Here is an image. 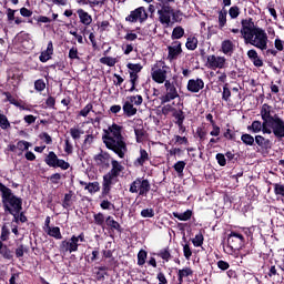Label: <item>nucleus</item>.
<instances>
[{"label": "nucleus", "mask_w": 284, "mask_h": 284, "mask_svg": "<svg viewBox=\"0 0 284 284\" xmlns=\"http://www.w3.org/2000/svg\"><path fill=\"white\" fill-rule=\"evenodd\" d=\"M2 94L3 97H6V101H8L11 105H14L21 111L32 112V105L26 103V101L21 99H16L14 97H12V93L8 91L3 92Z\"/></svg>", "instance_id": "16"}, {"label": "nucleus", "mask_w": 284, "mask_h": 284, "mask_svg": "<svg viewBox=\"0 0 284 284\" xmlns=\"http://www.w3.org/2000/svg\"><path fill=\"white\" fill-rule=\"evenodd\" d=\"M32 38H30V33H26L24 31H21L20 33H18L17 36V40L18 42L21 43H26L29 40H31Z\"/></svg>", "instance_id": "55"}, {"label": "nucleus", "mask_w": 284, "mask_h": 284, "mask_svg": "<svg viewBox=\"0 0 284 284\" xmlns=\"http://www.w3.org/2000/svg\"><path fill=\"white\" fill-rule=\"evenodd\" d=\"M274 112L272 105L268 104L267 120L264 122V132L266 134H273L277 141L284 139V120L278 114L272 115Z\"/></svg>", "instance_id": "3"}, {"label": "nucleus", "mask_w": 284, "mask_h": 284, "mask_svg": "<svg viewBox=\"0 0 284 284\" xmlns=\"http://www.w3.org/2000/svg\"><path fill=\"white\" fill-rule=\"evenodd\" d=\"M245 245V235L240 231H231L227 235L226 254H232L234 250H241Z\"/></svg>", "instance_id": "5"}, {"label": "nucleus", "mask_w": 284, "mask_h": 284, "mask_svg": "<svg viewBox=\"0 0 284 284\" xmlns=\"http://www.w3.org/2000/svg\"><path fill=\"white\" fill-rule=\"evenodd\" d=\"M81 185H85L84 190H88V192H90L91 194L92 192H99V190H101V187L99 186V182H81Z\"/></svg>", "instance_id": "43"}, {"label": "nucleus", "mask_w": 284, "mask_h": 284, "mask_svg": "<svg viewBox=\"0 0 284 284\" xmlns=\"http://www.w3.org/2000/svg\"><path fill=\"white\" fill-rule=\"evenodd\" d=\"M273 187H274V194L276 196H283L284 197V184L274 183Z\"/></svg>", "instance_id": "57"}, {"label": "nucleus", "mask_w": 284, "mask_h": 284, "mask_svg": "<svg viewBox=\"0 0 284 284\" xmlns=\"http://www.w3.org/2000/svg\"><path fill=\"white\" fill-rule=\"evenodd\" d=\"M185 161H178L174 165L173 169L178 174H183V170H185Z\"/></svg>", "instance_id": "60"}, {"label": "nucleus", "mask_w": 284, "mask_h": 284, "mask_svg": "<svg viewBox=\"0 0 284 284\" xmlns=\"http://www.w3.org/2000/svg\"><path fill=\"white\" fill-rule=\"evenodd\" d=\"M0 193L4 212H8V214H14V212H21L23 210V199L14 195L12 189L6 186V184L1 182Z\"/></svg>", "instance_id": "2"}, {"label": "nucleus", "mask_w": 284, "mask_h": 284, "mask_svg": "<svg viewBox=\"0 0 284 284\" xmlns=\"http://www.w3.org/2000/svg\"><path fill=\"white\" fill-rule=\"evenodd\" d=\"M241 26L242 27L240 29V34H242V39H244V43L246 44L254 37L256 31L261 28L254 24V19L252 18L242 19Z\"/></svg>", "instance_id": "8"}, {"label": "nucleus", "mask_w": 284, "mask_h": 284, "mask_svg": "<svg viewBox=\"0 0 284 284\" xmlns=\"http://www.w3.org/2000/svg\"><path fill=\"white\" fill-rule=\"evenodd\" d=\"M229 84H224L223 92H222V101H230V97H232V91L227 87Z\"/></svg>", "instance_id": "59"}, {"label": "nucleus", "mask_w": 284, "mask_h": 284, "mask_svg": "<svg viewBox=\"0 0 284 284\" xmlns=\"http://www.w3.org/2000/svg\"><path fill=\"white\" fill-rule=\"evenodd\" d=\"M102 142L106 150L114 152L119 159H125L128 143L125 142V136H123V126L116 123L109 125L108 129L103 130Z\"/></svg>", "instance_id": "1"}, {"label": "nucleus", "mask_w": 284, "mask_h": 284, "mask_svg": "<svg viewBox=\"0 0 284 284\" xmlns=\"http://www.w3.org/2000/svg\"><path fill=\"white\" fill-rule=\"evenodd\" d=\"M44 163L49 168H60V170H70V163L65 162L63 159H59L54 151H50L47 156L44 158Z\"/></svg>", "instance_id": "12"}, {"label": "nucleus", "mask_w": 284, "mask_h": 284, "mask_svg": "<svg viewBox=\"0 0 284 284\" xmlns=\"http://www.w3.org/2000/svg\"><path fill=\"white\" fill-rule=\"evenodd\" d=\"M7 79L13 88H19L23 81V71L17 67H11L7 70Z\"/></svg>", "instance_id": "15"}, {"label": "nucleus", "mask_w": 284, "mask_h": 284, "mask_svg": "<svg viewBox=\"0 0 284 284\" xmlns=\"http://www.w3.org/2000/svg\"><path fill=\"white\" fill-rule=\"evenodd\" d=\"M150 190H152L150 181L143 178L135 179L129 187V192H131V194H139V196H148Z\"/></svg>", "instance_id": "7"}, {"label": "nucleus", "mask_w": 284, "mask_h": 284, "mask_svg": "<svg viewBox=\"0 0 284 284\" xmlns=\"http://www.w3.org/2000/svg\"><path fill=\"white\" fill-rule=\"evenodd\" d=\"M225 57L209 55L206 59L207 68L211 70H223L225 68Z\"/></svg>", "instance_id": "20"}, {"label": "nucleus", "mask_w": 284, "mask_h": 284, "mask_svg": "<svg viewBox=\"0 0 284 284\" xmlns=\"http://www.w3.org/2000/svg\"><path fill=\"white\" fill-rule=\"evenodd\" d=\"M125 21L129 23H145L148 21V11L145 7H139L135 10L131 11L130 14L125 18Z\"/></svg>", "instance_id": "14"}, {"label": "nucleus", "mask_w": 284, "mask_h": 284, "mask_svg": "<svg viewBox=\"0 0 284 284\" xmlns=\"http://www.w3.org/2000/svg\"><path fill=\"white\" fill-rule=\"evenodd\" d=\"M134 134H135L136 143H143L145 139V129L143 128L134 129Z\"/></svg>", "instance_id": "49"}, {"label": "nucleus", "mask_w": 284, "mask_h": 284, "mask_svg": "<svg viewBox=\"0 0 284 284\" xmlns=\"http://www.w3.org/2000/svg\"><path fill=\"white\" fill-rule=\"evenodd\" d=\"M111 170L103 175L102 185H103V196L110 194L112 192V185H114V179H119L121 175V172L125 170L124 166H122L121 162L116 160L111 161Z\"/></svg>", "instance_id": "4"}, {"label": "nucleus", "mask_w": 284, "mask_h": 284, "mask_svg": "<svg viewBox=\"0 0 284 284\" xmlns=\"http://www.w3.org/2000/svg\"><path fill=\"white\" fill-rule=\"evenodd\" d=\"M100 63L103 65H109V68H114L116 65V58L102 57L100 58Z\"/></svg>", "instance_id": "46"}, {"label": "nucleus", "mask_w": 284, "mask_h": 284, "mask_svg": "<svg viewBox=\"0 0 284 284\" xmlns=\"http://www.w3.org/2000/svg\"><path fill=\"white\" fill-rule=\"evenodd\" d=\"M94 105L92 103H88L80 112L79 116H88L93 110Z\"/></svg>", "instance_id": "63"}, {"label": "nucleus", "mask_w": 284, "mask_h": 284, "mask_svg": "<svg viewBox=\"0 0 284 284\" xmlns=\"http://www.w3.org/2000/svg\"><path fill=\"white\" fill-rule=\"evenodd\" d=\"M172 141H174V145H190V140H187V136L174 135Z\"/></svg>", "instance_id": "48"}, {"label": "nucleus", "mask_w": 284, "mask_h": 284, "mask_svg": "<svg viewBox=\"0 0 284 284\" xmlns=\"http://www.w3.org/2000/svg\"><path fill=\"white\" fill-rule=\"evenodd\" d=\"M255 145L262 150H272V141L263 135H255Z\"/></svg>", "instance_id": "27"}, {"label": "nucleus", "mask_w": 284, "mask_h": 284, "mask_svg": "<svg viewBox=\"0 0 284 284\" xmlns=\"http://www.w3.org/2000/svg\"><path fill=\"white\" fill-rule=\"evenodd\" d=\"M168 68L166 65L162 67V69H152L151 77L155 83H165L168 81Z\"/></svg>", "instance_id": "21"}, {"label": "nucleus", "mask_w": 284, "mask_h": 284, "mask_svg": "<svg viewBox=\"0 0 284 284\" xmlns=\"http://www.w3.org/2000/svg\"><path fill=\"white\" fill-rule=\"evenodd\" d=\"M93 161L99 172H108L114 159H112L110 153L101 151L99 154L93 156Z\"/></svg>", "instance_id": "11"}, {"label": "nucleus", "mask_w": 284, "mask_h": 284, "mask_svg": "<svg viewBox=\"0 0 284 284\" xmlns=\"http://www.w3.org/2000/svg\"><path fill=\"white\" fill-rule=\"evenodd\" d=\"M203 88H205V82L201 78L190 79L186 84L187 91L192 92L193 94L201 92Z\"/></svg>", "instance_id": "22"}, {"label": "nucleus", "mask_w": 284, "mask_h": 284, "mask_svg": "<svg viewBox=\"0 0 284 284\" xmlns=\"http://www.w3.org/2000/svg\"><path fill=\"white\" fill-rule=\"evenodd\" d=\"M267 114H268V104L264 103L262 104L260 110L262 122L258 120H254L252 124L247 126V130L250 132H253V134H258V132H262L263 134H267V132L265 131V121H267Z\"/></svg>", "instance_id": "6"}, {"label": "nucleus", "mask_w": 284, "mask_h": 284, "mask_svg": "<svg viewBox=\"0 0 284 284\" xmlns=\"http://www.w3.org/2000/svg\"><path fill=\"white\" fill-rule=\"evenodd\" d=\"M126 68L130 70L129 72H133V74H139V72L143 70V65H141V63H128Z\"/></svg>", "instance_id": "50"}, {"label": "nucleus", "mask_w": 284, "mask_h": 284, "mask_svg": "<svg viewBox=\"0 0 284 284\" xmlns=\"http://www.w3.org/2000/svg\"><path fill=\"white\" fill-rule=\"evenodd\" d=\"M222 52L223 54H232L234 52V42L232 40H224L222 42Z\"/></svg>", "instance_id": "37"}, {"label": "nucleus", "mask_w": 284, "mask_h": 284, "mask_svg": "<svg viewBox=\"0 0 284 284\" xmlns=\"http://www.w3.org/2000/svg\"><path fill=\"white\" fill-rule=\"evenodd\" d=\"M156 256H159V258H162V261H165V263H170V261L172 260V253H170V246L161 248L160 252L156 253Z\"/></svg>", "instance_id": "35"}, {"label": "nucleus", "mask_w": 284, "mask_h": 284, "mask_svg": "<svg viewBox=\"0 0 284 284\" xmlns=\"http://www.w3.org/2000/svg\"><path fill=\"white\" fill-rule=\"evenodd\" d=\"M77 14L80 19V23H82L83 26H90V23H92V16H90L88 11L83 9H78Z\"/></svg>", "instance_id": "29"}, {"label": "nucleus", "mask_w": 284, "mask_h": 284, "mask_svg": "<svg viewBox=\"0 0 284 284\" xmlns=\"http://www.w3.org/2000/svg\"><path fill=\"white\" fill-rule=\"evenodd\" d=\"M168 61H176V59L183 54L181 41H173L172 45L168 47Z\"/></svg>", "instance_id": "19"}, {"label": "nucleus", "mask_w": 284, "mask_h": 284, "mask_svg": "<svg viewBox=\"0 0 284 284\" xmlns=\"http://www.w3.org/2000/svg\"><path fill=\"white\" fill-rule=\"evenodd\" d=\"M203 241H205V237L203 236V233L200 232L192 240V243H193L194 247H202L203 246Z\"/></svg>", "instance_id": "51"}, {"label": "nucleus", "mask_w": 284, "mask_h": 284, "mask_svg": "<svg viewBox=\"0 0 284 284\" xmlns=\"http://www.w3.org/2000/svg\"><path fill=\"white\" fill-rule=\"evenodd\" d=\"M0 128L1 130H10V120H8V115L3 114V111L0 110Z\"/></svg>", "instance_id": "42"}, {"label": "nucleus", "mask_w": 284, "mask_h": 284, "mask_svg": "<svg viewBox=\"0 0 284 284\" xmlns=\"http://www.w3.org/2000/svg\"><path fill=\"white\" fill-rule=\"evenodd\" d=\"M146 258H148V251L140 250L138 253V265H140V266L145 265Z\"/></svg>", "instance_id": "52"}, {"label": "nucleus", "mask_w": 284, "mask_h": 284, "mask_svg": "<svg viewBox=\"0 0 284 284\" xmlns=\"http://www.w3.org/2000/svg\"><path fill=\"white\" fill-rule=\"evenodd\" d=\"M105 214L99 212L93 214V223L94 225H98L99 227L105 229Z\"/></svg>", "instance_id": "34"}, {"label": "nucleus", "mask_w": 284, "mask_h": 284, "mask_svg": "<svg viewBox=\"0 0 284 284\" xmlns=\"http://www.w3.org/2000/svg\"><path fill=\"white\" fill-rule=\"evenodd\" d=\"M229 17L230 19H239L241 17V8L239 6H232L229 9Z\"/></svg>", "instance_id": "47"}, {"label": "nucleus", "mask_w": 284, "mask_h": 284, "mask_svg": "<svg viewBox=\"0 0 284 284\" xmlns=\"http://www.w3.org/2000/svg\"><path fill=\"white\" fill-rule=\"evenodd\" d=\"M268 42L270 38L267 37V32H265L263 28H260L255 31L254 37L247 43L257 48V50H267Z\"/></svg>", "instance_id": "10"}, {"label": "nucleus", "mask_w": 284, "mask_h": 284, "mask_svg": "<svg viewBox=\"0 0 284 284\" xmlns=\"http://www.w3.org/2000/svg\"><path fill=\"white\" fill-rule=\"evenodd\" d=\"M105 225L109 227L112 234H114V232H118L119 234L123 233V226H121V224L111 215L106 216Z\"/></svg>", "instance_id": "23"}, {"label": "nucleus", "mask_w": 284, "mask_h": 284, "mask_svg": "<svg viewBox=\"0 0 284 284\" xmlns=\"http://www.w3.org/2000/svg\"><path fill=\"white\" fill-rule=\"evenodd\" d=\"M0 254L3 256V258H7V261H12V258H14L12 251L8 247V245L3 244L2 241H0Z\"/></svg>", "instance_id": "33"}, {"label": "nucleus", "mask_w": 284, "mask_h": 284, "mask_svg": "<svg viewBox=\"0 0 284 284\" xmlns=\"http://www.w3.org/2000/svg\"><path fill=\"white\" fill-rule=\"evenodd\" d=\"M241 234L245 237V243L254 241V226L241 227Z\"/></svg>", "instance_id": "36"}, {"label": "nucleus", "mask_w": 284, "mask_h": 284, "mask_svg": "<svg viewBox=\"0 0 284 284\" xmlns=\"http://www.w3.org/2000/svg\"><path fill=\"white\" fill-rule=\"evenodd\" d=\"M146 161H150V154L145 149H140V156L135 160L134 165H140V168H143Z\"/></svg>", "instance_id": "31"}, {"label": "nucleus", "mask_w": 284, "mask_h": 284, "mask_svg": "<svg viewBox=\"0 0 284 284\" xmlns=\"http://www.w3.org/2000/svg\"><path fill=\"white\" fill-rule=\"evenodd\" d=\"M185 47L191 51L196 50V48H199V39L194 36L189 37Z\"/></svg>", "instance_id": "40"}, {"label": "nucleus", "mask_w": 284, "mask_h": 284, "mask_svg": "<svg viewBox=\"0 0 284 284\" xmlns=\"http://www.w3.org/2000/svg\"><path fill=\"white\" fill-rule=\"evenodd\" d=\"M215 159L221 168H225L227 165V159H225V154L217 153Z\"/></svg>", "instance_id": "61"}, {"label": "nucleus", "mask_w": 284, "mask_h": 284, "mask_svg": "<svg viewBox=\"0 0 284 284\" xmlns=\"http://www.w3.org/2000/svg\"><path fill=\"white\" fill-rule=\"evenodd\" d=\"M264 59H270V57H277L278 51L276 49H265V50H261Z\"/></svg>", "instance_id": "54"}, {"label": "nucleus", "mask_w": 284, "mask_h": 284, "mask_svg": "<svg viewBox=\"0 0 284 284\" xmlns=\"http://www.w3.org/2000/svg\"><path fill=\"white\" fill-rule=\"evenodd\" d=\"M61 254H72L73 252H79V243L71 236L69 240H63L59 246Z\"/></svg>", "instance_id": "17"}, {"label": "nucleus", "mask_w": 284, "mask_h": 284, "mask_svg": "<svg viewBox=\"0 0 284 284\" xmlns=\"http://www.w3.org/2000/svg\"><path fill=\"white\" fill-rule=\"evenodd\" d=\"M129 101L124 102L122 110L125 116H134L138 112L134 105H142L143 104V97L142 95H131L128 98ZM134 103V104H132Z\"/></svg>", "instance_id": "13"}, {"label": "nucleus", "mask_w": 284, "mask_h": 284, "mask_svg": "<svg viewBox=\"0 0 284 284\" xmlns=\"http://www.w3.org/2000/svg\"><path fill=\"white\" fill-rule=\"evenodd\" d=\"M130 74V83H131V88L129 89V92H134L136 90V85H139V73H134V72H129Z\"/></svg>", "instance_id": "39"}, {"label": "nucleus", "mask_w": 284, "mask_h": 284, "mask_svg": "<svg viewBox=\"0 0 284 284\" xmlns=\"http://www.w3.org/2000/svg\"><path fill=\"white\" fill-rule=\"evenodd\" d=\"M158 17L162 26H170V23H172V19L175 22L179 21L176 19V11H174V8L170 4H161V9L158 10Z\"/></svg>", "instance_id": "9"}, {"label": "nucleus", "mask_w": 284, "mask_h": 284, "mask_svg": "<svg viewBox=\"0 0 284 284\" xmlns=\"http://www.w3.org/2000/svg\"><path fill=\"white\" fill-rule=\"evenodd\" d=\"M246 54L250 61L253 62V65H255V68H263V60L261 59L258 52L255 49L248 50Z\"/></svg>", "instance_id": "26"}, {"label": "nucleus", "mask_w": 284, "mask_h": 284, "mask_svg": "<svg viewBox=\"0 0 284 284\" xmlns=\"http://www.w3.org/2000/svg\"><path fill=\"white\" fill-rule=\"evenodd\" d=\"M81 134H83V131H81V129H77V128L70 129V135L73 139V141H79V139H81Z\"/></svg>", "instance_id": "56"}, {"label": "nucleus", "mask_w": 284, "mask_h": 284, "mask_svg": "<svg viewBox=\"0 0 284 284\" xmlns=\"http://www.w3.org/2000/svg\"><path fill=\"white\" fill-rule=\"evenodd\" d=\"M184 34H185V29H183V27H175L172 31L171 39L173 41L176 39H183Z\"/></svg>", "instance_id": "45"}, {"label": "nucleus", "mask_w": 284, "mask_h": 284, "mask_svg": "<svg viewBox=\"0 0 284 284\" xmlns=\"http://www.w3.org/2000/svg\"><path fill=\"white\" fill-rule=\"evenodd\" d=\"M192 210H186L184 213L173 212L174 219H178V221H190L192 219Z\"/></svg>", "instance_id": "38"}, {"label": "nucleus", "mask_w": 284, "mask_h": 284, "mask_svg": "<svg viewBox=\"0 0 284 284\" xmlns=\"http://www.w3.org/2000/svg\"><path fill=\"white\" fill-rule=\"evenodd\" d=\"M9 239H10V229H8V226L3 225L1 227L0 241L3 243V241H8Z\"/></svg>", "instance_id": "58"}, {"label": "nucleus", "mask_w": 284, "mask_h": 284, "mask_svg": "<svg viewBox=\"0 0 284 284\" xmlns=\"http://www.w3.org/2000/svg\"><path fill=\"white\" fill-rule=\"evenodd\" d=\"M26 252H28V248L26 247V245L20 244L16 248V256H17V258H22V256H23V254H26Z\"/></svg>", "instance_id": "64"}, {"label": "nucleus", "mask_w": 284, "mask_h": 284, "mask_svg": "<svg viewBox=\"0 0 284 284\" xmlns=\"http://www.w3.org/2000/svg\"><path fill=\"white\" fill-rule=\"evenodd\" d=\"M45 233L48 234V236L55 239V241H61V239H63V235L61 234V229L59 226H51L45 230Z\"/></svg>", "instance_id": "32"}, {"label": "nucleus", "mask_w": 284, "mask_h": 284, "mask_svg": "<svg viewBox=\"0 0 284 284\" xmlns=\"http://www.w3.org/2000/svg\"><path fill=\"white\" fill-rule=\"evenodd\" d=\"M52 54H54V44L52 43V41H49L47 50L40 53L39 60L41 61V63H48V61L52 59Z\"/></svg>", "instance_id": "24"}, {"label": "nucleus", "mask_w": 284, "mask_h": 284, "mask_svg": "<svg viewBox=\"0 0 284 284\" xmlns=\"http://www.w3.org/2000/svg\"><path fill=\"white\" fill-rule=\"evenodd\" d=\"M241 141L242 143H244V145H248L250 148L255 145V138H253L252 134L248 133H243L241 136Z\"/></svg>", "instance_id": "41"}, {"label": "nucleus", "mask_w": 284, "mask_h": 284, "mask_svg": "<svg viewBox=\"0 0 284 284\" xmlns=\"http://www.w3.org/2000/svg\"><path fill=\"white\" fill-rule=\"evenodd\" d=\"M172 116L175 119V125L185 122V112L183 110H178L176 108H171Z\"/></svg>", "instance_id": "30"}, {"label": "nucleus", "mask_w": 284, "mask_h": 284, "mask_svg": "<svg viewBox=\"0 0 284 284\" xmlns=\"http://www.w3.org/2000/svg\"><path fill=\"white\" fill-rule=\"evenodd\" d=\"M164 88L166 90V94L162 97V103H170V101H174V99H179V91L174 85V82L166 80L164 83Z\"/></svg>", "instance_id": "18"}, {"label": "nucleus", "mask_w": 284, "mask_h": 284, "mask_svg": "<svg viewBox=\"0 0 284 284\" xmlns=\"http://www.w3.org/2000/svg\"><path fill=\"white\" fill-rule=\"evenodd\" d=\"M34 90H37V92H43V90H45V81L43 79L36 80Z\"/></svg>", "instance_id": "62"}, {"label": "nucleus", "mask_w": 284, "mask_h": 284, "mask_svg": "<svg viewBox=\"0 0 284 284\" xmlns=\"http://www.w3.org/2000/svg\"><path fill=\"white\" fill-rule=\"evenodd\" d=\"M225 26H227V9L223 7L217 11V28L219 30H224Z\"/></svg>", "instance_id": "25"}, {"label": "nucleus", "mask_w": 284, "mask_h": 284, "mask_svg": "<svg viewBox=\"0 0 284 284\" xmlns=\"http://www.w3.org/2000/svg\"><path fill=\"white\" fill-rule=\"evenodd\" d=\"M100 252L99 248H94L91 254L85 255V262L87 263H94L97 261H99V256H100Z\"/></svg>", "instance_id": "44"}, {"label": "nucleus", "mask_w": 284, "mask_h": 284, "mask_svg": "<svg viewBox=\"0 0 284 284\" xmlns=\"http://www.w3.org/2000/svg\"><path fill=\"white\" fill-rule=\"evenodd\" d=\"M30 145H32V144L26 140H20L17 143V148H18V150H20V152H26V151L30 150Z\"/></svg>", "instance_id": "53"}, {"label": "nucleus", "mask_w": 284, "mask_h": 284, "mask_svg": "<svg viewBox=\"0 0 284 284\" xmlns=\"http://www.w3.org/2000/svg\"><path fill=\"white\" fill-rule=\"evenodd\" d=\"M108 196L109 199H112V195L110 194V192L106 195H103V184H102V191L100 194V199H103L100 203L101 210H114V204L108 200Z\"/></svg>", "instance_id": "28"}]
</instances>
